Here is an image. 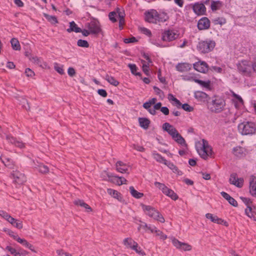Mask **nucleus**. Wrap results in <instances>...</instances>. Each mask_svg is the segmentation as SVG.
<instances>
[{"label":"nucleus","instance_id":"1","mask_svg":"<svg viewBox=\"0 0 256 256\" xmlns=\"http://www.w3.org/2000/svg\"><path fill=\"white\" fill-rule=\"evenodd\" d=\"M145 20L150 23L156 24L157 22H164L168 19L166 13H158L155 10H150L144 13Z\"/></svg>","mask_w":256,"mask_h":256},{"label":"nucleus","instance_id":"2","mask_svg":"<svg viewBox=\"0 0 256 256\" xmlns=\"http://www.w3.org/2000/svg\"><path fill=\"white\" fill-rule=\"evenodd\" d=\"M162 129L166 132L178 144L182 146L186 145L184 139L172 125L168 122H165L162 125Z\"/></svg>","mask_w":256,"mask_h":256},{"label":"nucleus","instance_id":"3","mask_svg":"<svg viewBox=\"0 0 256 256\" xmlns=\"http://www.w3.org/2000/svg\"><path fill=\"white\" fill-rule=\"evenodd\" d=\"M196 148L200 156L204 160H206L208 156H212V148L209 146L208 141L204 139L196 144Z\"/></svg>","mask_w":256,"mask_h":256},{"label":"nucleus","instance_id":"4","mask_svg":"<svg viewBox=\"0 0 256 256\" xmlns=\"http://www.w3.org/2000/svg\"><path fill=\"white\" fill-rule=\"evenodd\" d=\"M238 130L242 135H252L256 132V126L252 122L244 121L238 125Z\"/></svg>","mask_w":256,"mask_h":256},{"label":"nucleus","instance_id":"5","mask_svg":"<svg viewBox=\"0 0 256 256\" xmlns=\"http://www.w3.org/2000/svg\"><path fill=\"white\" fill-rule=\"evenodd\" d=\"M225 106V100L220 98H216L208 104L210 110L214 113L220 112L224 110Z\"/></svg>","mask_w":256,"mask_h":256},{"label":"nucleus","instance_id":"6","mask_svg":"<svg viewBox=\"0 0 256 256\" xmlns=\"http://www.w3.org/2000/svg\"><path fill=\"white\" fill-rule=\"evenodd\" d=\"M142 208L145 213L149 216L152 218L160 222H164L165 220L163 216L154 208L151 206L144 204L142 205Z\"/></svg>","mask_w":256,"mask_h":256},{"label":"nucleus","instance_id":"7","mask_svg":"<svg viewBox=\"0 0 256 256\" xmlns=\"http://www.w3.org/2000/svg\"><path fill=\"white\" fill-rule=\"evenodd\" d=\"M238 71L244 76H250L252 72V65L250 62L246 60H242L237 64Z\"/></svg>","mask_w":256,"mask_h":256},{"label":"nucleus","instance_id":"8","mask_svg":"<svg viewBox=\"0 0 256 256\" xmlns=\"http://www.w3.org/2000/svg\"><path fill=\"white\" fill-rule=\"evenodd\" d=\"M154 186L162 190V192L170 197L172 199L176 200L178 199V196L172 190L168 188L164 184L159 182H155Z\"/></svg>","mask_w":256,"mask_h":256},{"label":"nucleus","instance_id":"9","mask_svg":"<svg viewBox=\"0 0 256 256\" xmlns=\"http://www.w3.org/2000/svg\"><path fill=\"white\" fill-rule=\"evenodd\" d=\"M216 43L212 40L202 41L199 42L198 48L201 52L207 53L213 50Z\"/></svg>","mask_w":256,"mask_h":256},{"label":"nucleus","instance_id":"10","mask_svg":"<svg viewBox=\"0 0 256 256\" xmlns=\"http://www.w3.org/2000/svg\"><path fill=\"white\" fill-rule=\"evenodd\" d=\"M11 177L13 179L12 182L16 184V187L23 184L26 182L24 174L18 170H14L11 174Z\"/></svg>","mask_w":256,"mask_h":256},{"label":"nucleus","instance_id":"11","mask_svg":"<svg viewBox=\"0 0 256 256\" xmlns=\"http://www.w3.org/2000/svg\"><path fill=\"white\" fill-rule=\"evenodd\" d=\"M178 34L173 30H166L162 34V40L164 42H170L175 40Z\"/></svg>","mask_w":256,"mask_h":256},{"label":"nucleus","instance_id":"12","mask_svg":"<svg viewBox=\"0 0 256 256\" xmlns=\"http://www.w3.org/2000/svg\"><path fill=\"white\" fill-rule=\"evenodd\" d=\"M86 27L89 30L92 34H97L102 30L98 22L96 20H92L86 23Z\"/></svg>","mask_w":256,"mask_h":256},{"label":"nucleus","instance_id":"13","mask_svg":"<svg viewBox=\"0 0 256 256\" xmlns=\"http://www.w3.org/2000/svg\"><path fill=\"white\" fill-rule=\"evenodd\" d=\"M173 245L178 249L182 250L184 251H190L192 250V246L189 244L182 242L176 238H172Z\"/></svg>","mask_w":256,"mask_h":256},{"label":"nucleus","instance_id":"14","mask_svg":"<svg viewBox=\"0 0 256 256\" xmlns=\"http://www.w3.org/2000/svg\"><path fill=\"white\" fill-rule=\"evenodd\" d=\"M229 182L230 184L234 185L240 188H242L244 184L243 178H238L236 173H233L230 174Z\"/></svg>","mask_w":256,"mask_h":256},{"label":"nucleus","instance_id":"15","mask_svg":"<svg viewBox=\"0 0 256 256\" xmlns=\"http://www.w3.org/2000/svg\"><path fill=\"white\" fill-rule=\"evenodd\" d=\"M210 21L208 18L203 17L198 21V28L199 30H207L210 26Z\"/></svg>","mask_w":256,"mask_h":256},{"label":"nucleus","instance_id":"16","mask_svg":"<svg viewBox=\"0 0 256 256\" xmlns=\"http://www.w3.org/2000/svg\"><path fill=\"white\" fill-rule=\"evenodd\" d=\"M194 12L198 15H203L206 12V8L204 4L197 2L192 6Z\"/></svg>","mask_w":256,"mask_h":256},{"label":"nucleus","instance_id":"17","mask_svg":"<svg viewBox=\"0 0 256 256\" xmlns=\"http://www.w3.org/2000/svg\"><path fill=\"white\" fill-rule=\"evenodd\" d=\"M6 139L8 142L14 144L16 146L20 148H22L25 147V144L24 143H23L22 141L17 140L16 138L12 136L7 135L6 136Z\"/></svg>","mask_w":256,"mask_h":256},{"label":"nucleus","instance_id":"18","mask_svg":"<svg viewBox=\"0 0 256 256\" xmlns=\"http://www.w3.org/2000/svg\"><path fill=\"white\" fill-rule=\"evenodd\" d=\"M194 68L200 72L205 73L208 70V65L204 62H198L194 64Z\"/></svg>","mask_w":256,"mask_h":256},{"label":"nucleus","instance_id":"19","mask_svg":"<svg viewBox=\"0 0 256 256\" xmlns=\"http://www.w3.org/2000/svg\"><path fill=\"white\" fill-rule=\"evenodd\" d=\"M206 217L208 219H210L212 222L218 224H223L226 226H228V222L224 220L218 218L216 216H214L212 214L208 213L206 214Z\"/></svg>","mask_w":256,"mask_h":256},{"label":"nucleus","instance_id":"20","mask_svg":"<svg viewBox=\"0 0 256 256\" xmlns=\"http://www.w3.org/2000/svg\"><path fill=\"white\" fill-rule=\"evenodd\" d=\"M116 170L120 172L128 174L129 166L122 162H118L116 164Z\"/></svg>","mask_w":256,"mask_h":256},{"label":"nucleus","instance_id":"21","mask_svg":"<svg viewBox=\"0 0 256 256\" xmlns=\"http://www.w3.org/2000/svg\"><path fill=\"white\" fill-rule=\"evenodd\" d=\"M250 192L252 196H256V177L254 176L250 178Z\"/></svg>","mask_w":256,"mask_h":256},{"label":"nucleus","instance_id":"22","mask_svg":"<svg viewBox=\"0 0 256 256\" xmlns=\"http://www.w3.org/2000/svg\"><path fill=\"white\" fill-rule=\"evenodd\" d=\"M191 64L188 63H179L176 66L177 70L183 72H186L191 69Z\"/></svg>","mask_w":256,"mask_h":256},{"label":"nucleus","instance_id":"23","mask_svg":"<svg viewBox=\"0 0 256 256\" xmlns=\"http://www.w3.org/2000/svg\"><path fill=\"white\" fill-rule=\"evenodd\" d=\"M194 97L198 101L206 102L208 99V95L205 92L201 91H197L194 93Z\"/></svg>","mask_w":256,"mask_h":256},{"label":"nucleus","instance_id":"24","mask_svg":"<svg viewBox=\"0 0 256 256\" xmlns=\"http://www.w3.org/2000/svg\"><path fill=\"white\" fill-rule=\"evenodd\" d=\"M152 233H154L156 236H158L160 239L164 240L167 238V236L164 234V232L160 230H158L156 227L152 226V230H150Z\"/></svg>","mask_w":256,"mask_h":256},{"label":"nucleus","instance_id":"25","mask_svg":"<svg viewBox=\"0 0 256 256\" xmlns=\"http://www.w3.org/2000/svg\"><path fill=\"white\" fill-rule=\"evenodd\" d=\"M66 31L68 32H80L82 31V29L78 27L74 22L72 21L70 22V28H68Z\"/></svg>","mask_w":256,"mask_h":256},{"label":"nucleus","instance_id":"26","mask_svg":"<svg viewBox=\"0 0 256 256\" xmlns=\"http://www.w3.org/2000/svg\"><path fill=\"white\" fill-rule=\"evenodd\" d=\"M17 242L21 244H22L26 248H28L32 252H36L34 250V246L30 244L25 239L21 238H17Z\"/></svg>","mask_w":256,"mask_h":256},{"label":"nucleus","instance_id":"27","mask_svg":"<svg viewBox=\"0 0 256 256\" xmlns=\"http://www.w3.org/2000/svg\"><path fill=\"white\" fill-rule=\"evenodd\" d=\"M123 244L126 248L132 249L133 246H135V244L138 243L134 240L131 238H127L124 240Z\"/></svg>","mask_w":256,"mask_h":256},{"label":"nucleus","instance_id":"28","mask_svg":"<svg viewBox=\"0 0 256 256\" xmlns=\"http://www.w3.org/2000/svg\"><path fill=\"white\" fill-rule=\"evenodd\" d=\"M74 204L76 205L80 206L82 207H84L86 208L87 212H92V208L86 203L84 202V200H78L74 201Z\"/></svg>","mask_w":256,"mask_h":256},{"label":"nucleus","instance_id":"29","mask_svg":"<svg viewBox=\"0 0 256 256\" xmlns=\"http://www.w3.org/2000/svg\"><path fill=\"white\" fill-rule=\"evenodd\" d=\"M138 122L142 128L145 130L148 128L150 124V121L148 119L146 118H138Z\"/></svg>","mask_w":256,"mask_h":256},{"label":"nucleus","instance_id":"30","mask_svg":"<svg viewBox=\"0 0 256 256\" xmlns=\"http://www.w3.org/2000/svg\"><path fill=\"white\" fill-rule=\"evenodd\" d=\"M104 79L110 84L113 85L115 86H118L119 84V82L115 79V78L108 74L105 76Z\"/></svg>","mask_w":256,"mask_h":256},{"label":"nucleus","instance_id":"31","mask_svg":"<svg viewBox=\"0 0 256 256\" xmlns=\"http://www.w3.org/2000/svg\"><path fill=\"white\" fill-rule=\"evenodd\" d=\"M164 164L167 166L174 172L176 173L178 175L182 174V172L178 170V168L173 163L166 160Z\"/></svg>","mask_w":256,"mask_h":256},{"label":"nucleus","instance_id":"32","mask_svg":"<svg viewBox=\"0 0 256 256\" xmlns=\"http://www.w3.org/2000/svg\"><path fill=\"white\" fill-rule=\"evenodd\" d=\"M130 192L131 195L136 198H140L144 196L143 193L138 192L132 186L130 187Z\"/></svg>","mask_w":256,"mask_h":256},{"label":"nucleus","instance_id":"33","mask_svg":"<svg viewBox=\"0 0 256 256\" xmlns=\"http://www.w3.org/2000/svg\"><path fill=\"white\" fill-rule=\"evenodd\" d=\"M108 193L112 196L113 198L120 200L122 199V196L120 194L117 190H112V188H108L107 190Z\"/></svg>","mask_w":256,"mask_h":256},{"label":"nucleus","instance_id":"34","mask_svg":"<svg viewBox=\"0 0 256 256\" xmlns=\"http://www.w3.org/2000/svg\"><path fill=\"white\" fill-rule=\"evenodd\" d=\"M36 168L42 174H46L49 172L48 168L42 164H38L37 166H36Z\"/></svg>","mask_w":256,"mask_h":256},{"label":"nucleus","instance_id":"35","mask_svg":"<svg viewBox=\"0 0 256 256\" xmlns=\"http://www.w3.org/2000/svg\"><path fill=\"white\" fill-rule=\"evenodd\" d=\"M12 46L14 50H20V46L18 40L15 38H12L10 40Z\"/></svg>","mask_w":256,"mask_h":256},{"label":"nucleus","instance_id":"36","mask_svg":"<svg viewBox=\"0 0 256 256\" xmlns=\"http://www.w3.org/2000/svg\"><path fill=\"white\" fill-rule=\"evenodd\" d=\"M44 18L52 24H54L58 23V20L56 16H50L46 14H44Z\"/></svg>","mask_w":256,"mask_h":256},{"label":"nucleus","instance_id":"37","mask_svg":"<svg viewBox=\"0 0 256 256\" xmlns=\"http://www.w3.org/2000/svg\"><path fill=\"white\" fill-rule=\"evenodd\" d=\"M245 213L249 218L256 221V218L255 216L256 214L252 210L251 206H248L246 209Z\"/></svg>","mask_w":256,"mask_h":256},{"label":"nucleus","instance_id":"38","mask_svg":"<svg viewBox=\"0 0 256 256\" xmlns=\"http://www.w3.org/2000/svg\"><path fill=\"white\" fill-rule=\"evenodd\" d=\"M194 82L198 84H200L201 86H202L204 88H205L208 89H210V80L206 82V81H203L202 80H198V79H194Z\"/></svg>","mask_w":256,"mask_h":256},{"label":"nucleus","instance_id":"39","mask_svg":"<svg viewBox=\"0 0 256 256\" xmlns=\"http://www.w3.org/2000/svg\"><path fill=\"white\" fill-rule=\"evenodd\" d=\"M152 105L148 102H144L143 104V107L148 110V111L152 115H155L156 114V112L154 110V109L151 108Z\"/></svg>","mask_w":256,"mask_h":256},{"label":"nucleus","instance_id":"40","mask_svg":"<svg viewBox=\"0 0 256 256\" xmlns=\"http://www.w3.org/2000/svg\"><path fill=\"white\" fill-rule=\"evenodd\" d=\"M222 6V4L219 0L212 1V2L211 5H210L211 9L213 11L219 10L221 8Z\"/></svg>","mask_w":256,"mask_h":256},{"label":"nucleus","instance_id":"41","mask_svg":"<svg viewBox=\"0 0 256 256\" xmlns=\"http://www.w3.org/2000/svg\"><path fill=\"white\" fill-rule=\"evenodd\" d=\"M152 155L154 158L159 162L164 164L166 161V160L159 154L154 152Z\"/></svg>","mask_w":256,"mask_h":256},{"label":"nucleus","instance_id":"42","mask_svg":"<svg viewBox=\"0 0 256 256\" xmlns=\"http://www.w3.org/2000/svg\"><path fill=\"white\" fill-rule=\"evenodd\" d=\"M54 69L60 74H64L63 66H60L56 62L54 63Z\"/></svg>","mask_w":256,"mask_h":256},{"label":"nucleus","instance_id":"43","mask_svg":"<svg viewBox=\"0 0 256 256\" xmlns=\"http://www.w3.org/2000/svg\"><path fill=\"white\" fill-rule=\"evenodd\" d=\"M128 66L130 68L131 72L132 74L136 76H140V72H136L138 68L136 64H128Z\"/></svg>","mask_w":256,"mask_h":256},{"label":"nucleus","instance_id":"44","mask_svg":"<svg viewBox=\"0 0 256 256\" xmlns=\"http://www.w3.org/2000/svg\"><path fill=\"white\" fill-rule=\"evenodd\" d=\"M139 222H141V224H138L139 226L138 228V231L140 230L141 228H142L146 230H149L150 232V230L152 229V227L148 226L146 223L142 222L141 220H140Z\"/></svg>","mask_w":256,"mask_h":256},{"label":"nucleus","instance_id":"45","mask_svg":"<svg viewBox=\"0 0 256 256\" xmlns=\"http://www.w3.org/2000/svg\"><path fill=\"white\" fill-rule=\"evenodd\" d=\"M132 250H134L137 254L142 256H144L146 254L144 250H142L140 247H138V244H136L135 246H133Z\"/></svg>","mask_w":256,"mask_h":256},{"label":"nucleus","instance_id":"46","mask_svg":"<svg viewBox=\"0 0 256 256\" xmlns=\"http://www.w3.org/2000/svg\"><path fill=\"white\" fill-rule=\"evenodd\" d=\"M142 70L145 74L146 75L148 74L149 72V65L150 64H146L144 60H142Z\"/></svg>","mask_w":256,"mask_h":256},{"label":"nucleus","instance_id":"47","mask_svg":"<svg viewBox=\"0 0 256 256\" xmlns=\"http://www.w3.org/2000/svg\"><path fill=\"white\" fill-rule=\"evenodd\" d=\"M77 44L78 46L83 48H88L89 46V44L88 42L86 40H78L77 42Z\"/></svg>","mask_w":256,"mask_h":256},{"label":"nucleus","instance_id":"48","mask_svg":"<svg viewBox=\"0 0 256 256\" xmlns=\"http://www.w3.org/2000/svg\"><path fill=\"white\" fill-rule=\"evenodd\" d=\"M181 108L184 110L190 112H192L194 110V108L190 106L188 104H182Z\"/></svg>","mask_w":256,"mask_h":256},{"label":"nucleus","instance_id":"49","mask_svg":"<svg viewBox=\"0 0 256 256\" xmlns=\"http://www.w3.org/2000/svg\"><path fill=\"white\" fill-rule=\"evenodd\" d=\"M140 32L148 36H152V32L150 30L146 28H140Z\"/></svg>","mask_w":256,"mask_h":256},{"label":"nucleus","instance_id":"50","mask_svg":"<svg viewBox=\"0 0 256 256\" xmlns=\"http://www.w3.org/2000/svg\"><path fill=\"white\" fill-rule=\"evenodd\" d=\"M115 177L117 178H118V180H117V182L118 185L126 184L127 180L124 178L122 177V176H120V177L115 176Z\"/></svg>","mask_w":256,"mask_h":256},{"label":"nucleus","instance_id":"51","mask_svg":"<svg viewBox=\"0 0 256 256\" xmlns=\"http://www.w3.org/2000/svg\"><path fill=\"white\" fill-rule=\"evenodd\" d=\"M0 216L4 218L6 220H8L10 216L5 211L0 210Z\"/></svg>","mask_w":256,"mask_h":256},{"label":"nucleus","instance_id":"52","mask_svg":"<svg viewBox=\"0 0 256 256\" xmlns=\"http://www.w3.org/2000/svg\"><path fill=\"white\" fill-rule=\"evenodd\" d=\"M240 198L242 200V202L247 206V208L248 206H250V205L252 204V202L250 200V198L241 197Z\"/></svg>","mask_w":256,"mask_h":256},{"label":"nucleus","instance_id":"53","mask_svg":"<svg viewBox=\"0 0 256 256\" xmlns=\"http://www.w3.org/2000/svg\"><path fill=\"white\" fill-rule=\"evenodd\" d=\"M231 92L232 94V96L235 98L237 102L240 103H243V100L240 96L235 94L233 91H231Z\"/></svg>","mask_w":256,"mask_h":256},{"label":"nucleus","instance_id":"54","mask_svg":"<svg viewBox=\"0 0 256 256\" xmlns=\"http://www.w3.org/2000/svg\"><path fill=\"white\" fill-rule=\"evenodd\" d=\"M124 42L126 44H128V43L135 42H137V40H136V38L135 37L132 36V37L130 38H124Z\"/></svg>","mask_w":256,"mask_h":256},{"label":"nucleus","instance_id":"55","mask_svg":"<svg viewBox=\"0 0 256 256\" xmlns=\"http://www.w3.org/2000/svg\"><path fill=\"white\" fill-rule=\"evenodd\" d=\"M116 16V12H110L108 14L110 20L113 22H114L116 21V20L115 18Z\"/></svg>","mask_w":256,"mask_h":256},{"label":"nucleus","instance_id":"56","mask_svg":"<svg viewBox=\"0 0 256 256\" xmlns=\"http://www.w3.org/2000/svg\"><path fill=\"white\" fill-rule=\"evenodd\" d=\"M233 152L234 155L238 156L239 154L242 152V150L240 147H236L233 149Z\"/></svg>","mask_w":256,"mask_h":256},{"label":"nucleus","instance_id":"57","mask_svg":"<svg viewBox=\"0 0 256 256\" xmlns=\"http://www.w3.org/2000/svg\"><path fill=\"white\" fill-rule=\"evenodd\" d=\"M6 250H8L14 256L18 252L16 250L10 246H7L6 247Z\"/></svg>","mask_w":256,"mask_h":256},{"label":"nucleus","instance_id":"58","mask_svg":"<svg viewBox=\"0 0 256 256\" xmlns=\"http://www.w3.org/2000/svg\"><path fill=\"white\" fill-rule=\"evenodd\" d=\"M25 74L26 75V76L28 77H32L34 74V72L29 68H27L26 69Z\"/></svg>","mask_w":256,"mask_h":256},{"label":"nucleus","instance_id":"59","mask_svg":"<svg viewBox=\"0 0 256 256\" xmlns=\"http://www.w3.org/2000/svg\"><path fill=\"white\" fill-rule=\"evenodd\" d=\"M13 226L16 228H17L22 229L23 227L22 222L16 220L15 224H14Z\"/></svg>","mask_w":256,"mask_h":256},{"label":"nucleus","instance_id":"60","mask_svg":"<svg viewBox=\"0 0 256 256\" xmlns=\"http://www.w3.org/2000/svg\"><path fill=\"white\" fill-rule=\"evenodd\" d=\"M132 148L137 150L138 151L143 152L144 151L145 148L141 146L134 144Z\"/></svg>","mask_w":256,"mask_h":256},{"label":"nucleus","instance_id":"61","mask_svg":"<svg viewBox=\"0 0 256 256\" xmlns=\"http://www.w3.org/2000/svg\"><path fill=\"white\" fill-rule=\"evenodd\" d=\"M98 93L102 97H106L107 96V92L106 90L104 89H100L98 90Z\"/></svg>","mask_w":256,"mask_h":256},{"label":"nucleus","instance_id":"62","mask_svg":"<svg viewBox=\"0 0 256 256\" xmlns=\"http://www.w3.org/2000/svg\"><path fill=\"white\" fill-rule=\"evenodd\" d=\"M68 74L70 76H73L76 74V71L73 68H69L68 70Z\"/></svg>","mask_w":256,"mask_h":256},{"label":"nucleus","instance_id":"63","mask_svg":"<svg viewBox=\"0 0 256 256\" xmlns=\"http://www.w3.org/2000/svg\"><path fill=\"white\" fill-rule=\"evenodd\" d=\"M160 111L166 116L169 114L170 110L166 106H162L160 108Z\"/></svg>","mask_w":256,"mask_h":256},{"label":"nucleus","instance_id":"64","mask_svg":"<svg viewBox=\"0 0 256 256\" xmlns=\"http://www.w3.org/2000/svg\"><path fill=\"white\" fill-rule=\"evenodd\" d=\"M172 104L176 106L178 108H181L182 103L176 98L174 100Z\"/></svg>","mask_w":256,"mask_h":256}]
</instances>
